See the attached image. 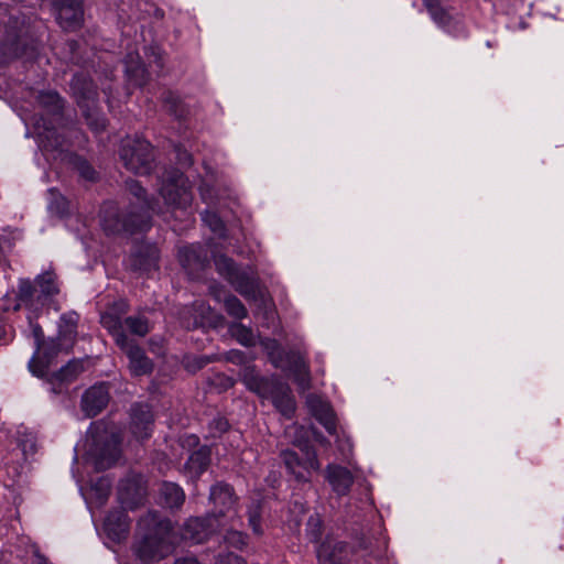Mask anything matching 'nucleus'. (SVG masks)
Returning a JSON list of instances; mask_svg holds the SVG:
<instances>
[{
  "mask_svg": "<svg viewBox=\"0 0 564 564\" xmlns=\"http://www.w3.org/2000/svg\"><path fill=\"white\" fill-rule=\"evenodd\" d=\"M348 555V545L341 541L327 540L317 549L321 564H344Z\"/></svg>",
  "mask_w": 564,
  "mask_h": 564,
  "instance_id": "b1692460",
  "label": "nucleus"
},
{
  "mask_svg": "<svg viewBox=\"0 0 564 564\" xmlns=\"http://www.w3.org/2000/svg\"><path fill=\"white\" fill-rule=\"evenodd\" d=\"M202 219L212 229L213 232L219 236L223 235L224 223L217 214L206 210L202 214Z\"/></svg>",
  "mask_w": 564,
  "mask_h": 564,
  "instance_id": "ea45409f",
  "label": "nucleus"
},
{
  "mask_svg": "<svg viewBox=\"0 0 564 564\" xmlns=\"http://www.w3.org/2000/svg\"><path fill=\"white\" fill-rule=\"evenodd\" d=\"M178 259L183 268L189 272H195L205 267L207 262V252L198 245H191L180 249Z\"/></svg>",
  "mask_w": 564,
  "mask_h": 564,
  "instance_id": "a878e982",
  "label": "nucleus"
},
{
  "mask_svg": "<svg viewBox=\"0 0 564 564\" xmlns=\"http://www.w3.org/2000/svg\"><path fill=\"white\" fill-rule=\"evenodd\" d=\"M433 21L443 29L449 26L453 17L440 0H422Z\"/></svg>",
  "mask_w": 564,
  "mask_h": 564,
  "instance_id": "7c9ffc66",
  "label": "nucleus"
},
{
  "mask_svg": "<svg viewBox=\"0 0 564 564\" xmlns=\"http://www.w3.org/2000/svg\"><path fill=\"white\" fill-rule=\"evenodd\" d=\"M315 440L318 441L322 444H326L327 440L321 434V433H314Z\"/></svg>",
  "mask_w": 564,
  "mask_h": 564,
  "instance_id": "3c124183",
  "label": "nucleus"
},
{
  "mask_svg": "<svg viewBox=\"0 0 564 564\" xmlns=\"http://www.w3.org/2000/svg\"><path fill=\"white\" fill-rule=\"evenodd\" d=\"M161 499L167 508H178L184 503L185 494L174 482H164L160 488Z\"/></svg>",
  "mask_w": 564,
  "mask_h": 564,
  "instance_id": "c85d7f7f",
  "label": "nucleus"
},
{
  "mask_svg": "<svg viewBox=\"0 0 564 564\" xmlns=\"http://www.w3.org/2000/svg\"><path fill=\"white\" fill-rule=\"evenodd\" d=\"M126 184L135 202L131 203V209L122 217L115 204L109 203L104 206L101 224L108 234H133L150 228V212H155V206L147 198L145 191L139 182L130 180Z\"/></svg>",
  "mask_w": 564,
  "mask_h": 564,
  "instance_id": "f03ea898",
  "label": "nucleus"
},
{
  "mask_svg": "<svg viewBox=\"0 0 564 564\" xmlns=\"http://www.w3.org/2000/svg\"><path fill=\"white\" fill-rule=\"evenodd\" d=\"M232 336L243 346H252L254 344V336L250 328L240 323H235L230 326Z\"/></svg>",
  "mask_w": 564,
  "mask_h": 564,
  "instance_id": "e433bc0d",
  "label": "nucleus"
},
{
  "mask_svg": "<svg viewBox=\"0 0 564 564\" xmlns=\"http://www.w3.org/2000/svg\"><path fill=\"white\" fill-rule=\"evenodd\" d=\"M127 509H116L110 511L104 522L105 530L112 539L123 538L130 529V519L126 512Z\"/></svg>",
  "mask_w": 564,
  "mask_h": 564,
  "instance_id": "393cba45",
  "label": "nucleus"
},
{
  "mask_svg": "<svg viewBox=\"0 0 564 564\" xmlns=\"http://www.w3.org/2000/svg\"><path fill=\"white\" fill-rule=\"evenodd\" d=\"M145 496V488L141 477H131L120 481L118 499L124 509H135Z\"/></svg>",
  "mask_w": 564,
  "mask_h": 564,
  "instance_id": "a211bd4d",
  "label": "nucleus"
},
{
  "mask_svg": "<svg viewBox=\"0 0 564 564\" xmlns=\"http://www.w3.org/2000/svg\"><path fill=\"white\" fill-rule=\"evenodd\" d=\"M126 73L129 80L135 86H143L148 80V73L140 62L138 54H128L126 59Z\"/></svg>",
  "mask_w": 564,
  "mask_h": 564,
  "instance_id": "cd10ccee",
  "label": "nucleus"
},
{
  "mask_svg": "<svg viewBox=\"0 0 564 564\" xmlns=\"http://www.w3.org/2000/svg\"><path fill=\"white\" fill-rule=\"evenodd\" d=\"M208 362L205 358H198L195 362V366H193L192 370L195 371L197 369H202L206 364Z\"/></svg>",
  "mask_w": 564,
  "mask_h": 564,
  "instance_id": "8fccbe9b",
  "label": "nucleus"
},
{
  "mask_svg": "<svg viewBox=\"0 0 564 564\" xmlns=\"http://www.w3.org/2000/svg\"><path fill=\"white\" fill-rule=\"evenodd\" d=\"M199 193L205 202H212L214 199L213 189L208 184H202L199 186Z\"/></svg>",
  "mask_w": 564,
  "mask_h": 564,
  "instance_id": "49530a36",
  "label": "nucleus"
},
{
  "mask_svg": "<svg viewBox=\"0 0 564 564\" xmlns=\"http://www.w3.org/2000/svg\"><path fill=\"white\" fill-rule=\"evenodd\" d=\"M101 323L106 328L110 330L117 345L120 335H122L123 337H128L127 334L124 333L123 325L119 318L113 317L110 314H105L101 316Z\"/></svg>",
  "mask_w": 564,
  "mask_h": 564,
  "instance_id": "4c0bfd02",
  "label": "nucleus"
},
{
  "mask_svg": "<svg viewBox=\"0 0 564 564\" xmlns=\"http://www.w3.org/2000/svg\"><path fill=\"white\" fill-rule=\"evenodd\" d=\"M306 404L312 415L326 431L332 435L336 434V416L329 403L316 394H308Z\"/></svg>",
  "mask_w": 564,
  "mask_h": 564,
  "instance_id": "aec40b11",
  "label": "nucleus"
},
{
  "mask_svg": "<svg viewBox=\"0 0 564 564\" xmlns=\"http://www.w3.org/2000/svg\"><path fill=\"white\" fill-rule=\"evenodd\" d=\"M159 250L154 245L141 243L129 258V268L139 273H150L158 269Z\"/></svg>",
  "mask_w": 564,
  "mask_h": 564,
  "instance_id": "2eb2a0df",
  "label": "nucleus"
},
{
  "mask_svg": "<svg viewBox=\"0 0 564 564\" xmlns=\"http://www.w3.org/2000/svg\"><path fill=\"white\" fill-rule=\"evenodd\" d=\"M118 346L127 355L129 359V370L133 376H145L152 372V360L145 355L144 350L134 343L133 339L120 335L118 338Z\"/></svg>",
  "mask_w": 564,
  "mask_h": 564,
  "instance_id": "9d476101",
  "label": "nucleus"
},
{
  "mask_svg": "<svg viewBox=\"0 0 564 564\" xmlns=\"http://www.w3.org/2000/svg\"><path fill=\"white\" fill-rule=\"evenodd\" d=\"M174 564H199L194 557H183L175 561Z\"/></svg>",
  "mask_w": 564,
  "mask_h": 564,
  "instance_id": "09e8293b",
  "label": "nucleus"
},
{
  "mask_svg": "<svg viewBox=\"0 0 564 564\" xmlns=\"http://www.w3.org/2000/svg\"><path fill=\"white\" fill-rule=\"evenodd\" d=\"M78 316L75 313L65 314L61 318L59 336L73 341L76 336Z\"/></svg>",
  "mask_w": 564,
  "mask_h": 564,
  "instance_id": "2f4dec72",
  "label": "nucleus"
},
{
  "mask_svg": "<svg viewBox=\"0 0 564 564\" xmlns=\"http://www.w3.org/2000/svg\"><path fill=\"white\" fill-rule=\"evenodd\" d=\"M248 522L252 531L257 535L263 533L261 527V503L259 501L253 502L248 509Z\"/></svg>",
  "mask_w": 564,
  "mask_h": 564,
  "instance_id": "58836bf2",
  "label": "nucleus"
},
{
  "mask_svg": "<svg viewBox=\"0 0 564 564\" xmlns=\"http://www.w3.org/2000/svg\"><path fill=\"white\" fill-rule=\"evenodd\" d=\"M153 415L149 405L134 404L131 408V429L137 438L144 440L151 434Z\"/></svg>",
  "mask_w": 564,
  "mask_h": 564,
  "instance_id": "5701e85b",
  "label": "nucleus"
},
{
  "mask_svg": "<svg viewBox=\"0 0 564 564\" xmlns=\"http://www.w3.org/2000/svg\"><path fill=\"white\" fill-rule=\"evenodd\" d=\"M177 160L182 166H189L193 163L192 155L186 150H177Z\"/></svg>",
  "mask_w": 564,
  "mask_h": 564,
  "instance_id": "a18cd8bd",
  "label": "nucleus"
},
{
  "mask_svg": "<svg viewBox=\"0 0 564 564\" xmlns=\"http://www.w3.org/2000/svg\"><path fill=\"white\" fill-rule=\"evenodd\" d=\"M76 169L80 177H83L86 181H95L97 178V172L85 160H78L76 162Z\"/></svg>",
  "mask_w": 564,
  "mask_h": 564,
  "instance_id": "79ce46f5",
  "label": "nucleus"
},
{
  "mask_svg": "<svg viewBox=\"0 0 564 564\" xmlns=\"http://www.w3.org/2000/svg\"><path fill=\"white\" fill-rule=\"evenodd\" d=\"M240 377L248 390L257 393L260 398L270 399L283 416L292 417L296 404L288 383L275 377H262L250 366L241 370Z\"/></svg>",
  "mask_w": 564,
  "mask_h": 564,
  "instance_id": "7ed1b4c3",
  "label": "nucleus"
},
{
  "mask_svg": "<svg viewBox=\"0 0 564 564\" xmlns=\"http://www.w3.org/2000/svg\"><path fill=\"white\" fill-rule=\"evenodd\" d=\"M325 478L337 496H346L355 481L349 469L336 464H329L325 468Z\"/></svg>",
  "mask_w": 564,
  "mask_h": 564,
  "instance_id": "412c9836",
  "label": "nucleus"
},
{
  "mask_svg": "<svg viewBox=\"0 0 564 564\" xmlns=\"http://www.w3.org/2000/svg\"><path fill=\"white\" fill-rule=\"evenodd\" d=\"M162 98H163V102H164L165 107L167 108V110L171 113H174L175 116L180 117L181 112L178 111V105H180L178 96H176L172 91H166L163 94Z\"/></svg>",
  "mask_w": 564,
  "mask_h": 564,
  "instance_id": "37998d69",
  "label": "nucleus"
},
{
  "mask_svg": "<svg viewBox=\"0 0 564 564\" xmlns=\"http://www.w3.org/2000/svg\"><path fill=\"white\" fill-rule=\"evenodd\" d=\"M120 436L104 423H94L87 432L85 449L99 470L111 467L120 457Z\"/></svg>",
  "mask_w": 564,
  "mask_h": 564,
  "instance_id": "20e7f679",
  "label": "nucleus"
},
{
  "mask_svg": "<svg viewBox=\"0 0 564 564\" xmlns=\"http://www.w3.org/2000/svg\"><path fill=\"white\" fill-rule=\"evenodd\" d=\"M34 285L40 290L41 299L47 304L50 300L59 292L56 283V276L52 272H44L36 276Z\"/></svg>",
  "mask_w": 564,
  "mask_h": 564,
  "instance_id": "c756f323",
  "label": "nucleus"
},
{
  "mask_svg": "<svg viewBox=\"0 0 564 564\" xmlns=\"http://www.w3.org/2000/svg\"><path fill=\"white\" fill-rule=\"evenodd\" d=\"M228 359L232 360V361H242L243 359V354L241 351H238V350H231L229 352V357Z\"/></svg>",
  "mask_w": 564,
  "mask_h": 564,
  "instance_id": "de8ad7c7",
  "label": "nucleus"
},
{
  "mask_svg": "<svg viewBox=\"0 0 564 564\" xmlns=\"http://www.w3.org/2000/svg\"><path fill=\"white\" fill-rule=\"evenodd\" d=\"M41 297L39 288L31 280L21 279L18 284V303L13 306V310L18 311L23 306L29 313L40 314L46 306L44 299Z\"/></svg>",
  "mask_w": 564,
  "mask_h": 564,
  "instance_id": "ddd939ff",
  "label": "nucleus"
},
{
  "mask_svg": "<svg viewBox=\"0 0 564 564\" xmlns=\"http://www.w3.org/2000/svg\"><path fill=\"white\" fill-rule=\"evenodd\" d=\"M39 564H46V561L44 557H39Z\"/></svg>",
  "mask_w": 564,
  "mask_h": 564,
  "instance_id": "864d4df0",
  "label": "nucleus"
},
{
  "mask_svg": "<svg viewBox=\"0 0 564 564\" xmlns=\"http://www.w3.org/2000/svg\"><path fill=\"white\" fill-rule=\"evenodd\" d=\"M224 305L226 312L237 319H242L247 316V308L241 303V301L234 295L226 296L224 300Z\"/></svg>",
  "mask_w": 564,
  "mask_h": 564,
  "instance_id": "f704fd0d",
  "label": "nucleus"
},
{
  "mask_svg": "<svg viewBox=\"0 0 564 564\" xmlns=\"http://www.w3.org/2000/svg\"><path fill=\"white\" fill-rule=\"evenodd\" d=\"M160 194L166 205L180 209L187 208L193 199L188 182L180 171H175L171 180L163 183Z\"/></svg>",
  "mask_w": 564,
  "mask_h": 564,
  "instance_id": "6e6552de",
  "label": "nucleus"
},
{
  "mask_svg": "<svg viewBox=\"0 0 564 564\" xmlns=\"http://www.w3.org/2000/svg\"><path fill=\"white\" fill-rule=\"evenodd\" d=\"M124 325L132 334L140 337L150 332L148 319L142 316H129L124 319Z\"/></svg>",
  "mask_w": 564,
  "mask_h": 564,
  "instance_id": "c9c22d12",
  "label": "nucleus"
},
{
  "mask_svg": "<svg viewBox=\"0 0 564 564\" xmlns=\"http://www.w3.org/2000/svg\"><path fill=\"white\" fill-rule=\"evenodd\" d=\"M214 261L217 272L228 280L237 292L245 297H256L258 282L251 272L239 269L232 259L224 254L216 256Z\"/></svg>",
  "mask_w": 564,
  "mask_h": 564,
  "instance_id": "0eeeda50",
  "label": "nucleus"
},
{
  "mask_svg": "<svg viewBox=\"0 0 564 564\" xmlns=\"http://www.w3.org/2000/svg\"><path fill=\"white\" fill-rule=\"evenodd\" d=\"M84 371V361L74 359L67 362L58 371L47 378L50 390L54 394L66 392L67 386L73 382Z\"/></svg>",
  "mask_w": 564,
  "mask_h": 564,
  "instance_id": "f3484780",
  "label": "nucleus"
},
{
  "mask_svg": "<svg viewBox=\"0 0 564 564\" xmlns=\"http://www.w3.org/2000/svg\"><path fill=\"white\" fill-rule=\"evenodd\" d=\"M82 0H54L57 21L65 30H76L83 22Z\"/></svg>",
  "mask_w": 564,
  "mask_h": 564,
  "instance_id": "dca6fc26",
  "label": "nucleus"
},
{
  "mask_svg": "<svg viewBox=\"0 0 564 564\" xmlns=\"http://www.w3.org/2000/svg\"><path fill=\"white\" fill-rule=\"evenodd\" d=\"M220 525H225V523L217 522L215 513H209L203 518H191L184 523L182 536L193 543H203Z\"/></svg>",
  "mask_w": 564,
  "mask_h": 564,
  "instance_id": "f8f14e48",
  "label": "nucleus"
},
{
  "mask_svg": "<svg viewBox=\"0 0 564 564\" xmlns=\"http://www.w3.org/2000/svg\"><path fill=\"white\" fill-rule=\"evenodd\" d=\"M209 427L212 436L216 437L226 432L229 427V424L225 417L218 416L213 419V421L209 423Z\"/></svg>",
  "mask_w": 564,
  "mask_h": 564,
  "instance_id": "c03bdc74",
  "label": "nucleus"
},
{
  "mask_svg": "<svg viewBox=\"0 0 564 564\" xmlns=\"http://www.w3.org/2000/svg\"><path fill=\"white\" fill-rule=\"evenodd\" d=\"M267 348L270 350V360L275 368L288 369L294 378L301 392L311 388V376L306 361L296 351H284L275 340H272Z\"/></svg>",
  "mask_w": 564,
  "mask_h": 564,
  "instance_id": "39448f33",
  "label": "nucleus"
},
{
  "mask_svg": "<svg viewBox=\"0 0 564 564\" xmlns=\"http://www.w3.org/2000/svg\"><path fill=\"white\" fill-rule=\"evenodd\" d=\"M70 88L80 108L90 109V105L97 102V89L84 74H76L73 77Z\"/></svg>",
  "mask_w": 564,
  "mask_h": 564,
  "instance_id": "4be33fe9",
  "label": "nucleus"
},
{
  "mask_svg": "<svg viewBox=\"0 0 564 564\" xmlns=\"http://www.w3.org/2000/svg\"><path fill=\"white\" fill-rule=\"evenodd\" d=\"M299 447L301 451L305 454V459L301 460L297 456V454L293 451L286 449L283 451L281 456L283 459V463L288 470L294 475V477L302 481L307 480L306 475L303 473V470L314 469L317 470L321 467V464L317 459L315 451L307 444H299Z\"/></svg>",
  "mask_w": 564,
  "mask_h": 564,
  "instance_id": "1a4fd4ad",
  "label": "nucleus"
},
{
  "mask_svg": "<svg viewBox=\"0 0 564 564\" xmlns=\"http://www.w3.org/2000/svg\"><path fill=\"white\" fill-rule=\"evenodd\" d=\"M210 464V449L202 446L193 452L184 465V470L188 477L197 479Z\"/></svg>",
  "mask_w": 564,
  "mask_h": 564,
  "instance_id": "bb28decb",
  "label": "nucleus"
},
{
  "mask_svg": "<svg viewBox=\"0 0 564 564\" xmlns=\"http://www.w3.org/2000/svg\"><path fill=\"white\" fill-rule=\"evenodd\" d=\"M40 104L48 111L58 113L63 109V100L55 91H45L39 95Z\"/></svg>",
  "mask_w": 564,
  "mask_h": 564,
  "instance_id": "72a5a7b5",
  "label": "nucleus"
},
{
  "mask_svg": "<svg viewBox=\"0 0 564 564\" xmlns=\"http://www.w3.org/2000/svg\"><path fill=\"white\" fill-rule=\"evenodd\" d=\"M139 539L133 544V553L142 563L159 562L174 551L172 523L155 511H149L138 522Z\"/></svg>",
  "mask_w": 564,
  "mask_h": 564,
  "instance_id": "f257e3e1",
  "label": "nucleus"
},
{
  "mask_svg": "<svg viewBox=\"0 0 564 564\" xmlns=\"http://www.w3.org/2000/svg\"><path fill=\"white\" fill-rule=\"evenodd\" d=\"M83 110V113L86 118L87 124L94 130V131H102L106 127V119L102 115L99 113L97 109L96 102L94 106L90 105V109L88 108H80Z\"/></svg>",
  "mask_w": 564,
  "mask_h": 564,
  "instance_id": "473e14b6",
  "label": "nucleus"
},
{
  "mask_svg": "<svg viewBox=\"0 0 564 564\" xmlns=\"http://www.w3.org/2000/svg\"><path fill=\"white\" fill-rule=\"evenodd\" d=\"M37 317L39 314L36 313H29L28 315V322L35 346V352L29 361V369L34 376L44 377L48 367V360L43 361L40 358V354L44 350L45 347V340L42 327L36 323Z\"/></svg>",
  "mask_w": 564,
  "mask_h": 564,
  "instance_id": "4468645a",
  "label": "nucleus"
},
{
  "mask_svg": "<svg viewBox=\"0 0 564 564\" xmlns=\"http://www.w3.org/2000/svg\"><path fill=\"white\" fill-rule=\"evenodd\" d=\"M209 500L215 506L216 510L213 513L216 514L217 522L223 523L221 518L230 520L236 518V497L231 486L224 482L216 484L210 488Z\"/></svg>",
  "mask_w": 564,
  "mask_h": 564,
  "instance_id": "9b49d317",
  "label": "nucleus"
},
{
  "mask_svg": "<svg viewBox=\"0 0 564 564\" xmlns=\"http://www.w3.org/2000/svg\"><path fill=\"white\" fill-rule=\"evenodd\" d=\"M119 156L124 167L134 174L145 175L152 170V147L144 139L127 138L122 140Z\"/></svg>",
  "mask_w": 564,
  "mask_h": 564,
  "instance_id": "423d86ee",
  "label": "nucleus"
},
{
  "mask_svg": "<svg viewBox=\"0 0 564 564\" xmlns=\"http://www.w3.org/2000/svg\"><path fill=\"white\" fill-rule=\"evenodd\" d=\"M225 540L236 549H242L247 545V535L237 530H229L225 535Z\"/></svg>",
  "mask_w": 564,
  "mask_h": 564,
  "instance_id": "a19ab883",
  "label": "nucleus"
},
{
  "mask_svg": "<svg viewBox=\"0 0 564 564\" xmlns=\"http://www.w3.org/2000/svg\"><path fill=\"white\" fill-rule=\"evenodd\" d=\"M187 443L191 445V444H197L198 443V438L197 436L195 435H191L187 437Z\"/></svg>",
  "mask_w": 564,
  "mask_h": 564,
  "instance_id": "603ef678",
  "label": "nucleus"
},
{
  "mask_svg": "<svg viewBox=\"0 0 564 564\" xmlns=\"http://www.w3.org/2000/svg\"><path fill=\"white\" fill-rule=\"evenodd\" d=\"M109 402V389L107 384L99 383L90 387L82 397V410L86 416L93 417L99 414Z\"/></svg>",
  "mask_w": 564,
  "mask_h": 564,
  "instance_id": "6ab92c4d",
  "label": "nucleus"
}]
</instances>
